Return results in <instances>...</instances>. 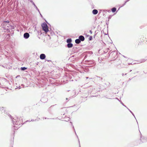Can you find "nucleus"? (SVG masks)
Wrapping results in <instances>:
<instances>
[{
	"mask_svg": "<svg viewBox=\"0 0 147 147\" xmlns=\"http://www.w3.org/2000/svg\"><path fill=\"white\" fill-rule=\"evenodd\" d=\"M4 26H7V28H6V27H5L4 28H5V29H7V30H8L9 29V28H8V27H9V26H10L9 25V24H4Z\"/></svg>",
	"mask_w": 147,
	"mask_h": 147,
	"instance_id": "obj_7",
	"label": "nucleus"
},
{
	"mask_svg": "<svg viewBox=\"0 0 147 147\" xmlns=\"http://www.w3.org/2000/svg\"><path fill=\"white\" fill-rule=\"evenodd\" d=\"M24 36L25 38H28L29 36V34L28 33L26 32L24 34Z\"/></svg>",
	"mask_w": 147,
	"mask_h": 147,
	"instance_id": "obj_4",
	"label": "nucleus"
},
{
	"mask_svg": "<svg viewBox=\"0 0 147 147\" xmlns=\"http://www.w3.org/2000/svg\"><path fill=\"white\" fill-rule=\"evenodd\" d=\"M17 120H18V118H17Z\"/></svg>",
	"mask_w": 147,
	"mask_h": 147,
	"instance_id": "obj_16",
	"label": "nucleus"
},
{
	"mask_svg": "<svg viewBox=\"0 0 147 147\" xmlns=\"http://www.w3.org/2000/svg\"><path fill=\"white\" fill-rule=\"evenodd\" d=\"M20 123H21V122H20V123H17V124H17V125H20Z\"/></svg>",
	"mask_w": 147,
	"mask_h": 147,
	"instance_id": "obj_13",
	"label": "nucleus"
},
{
	"mask_svg": "<svg viewBox=\"0 0 147 147\" xmlns=\"http://www.w3.org/2000/svg\"><path fill=\"white\" fill-rule=\"evenodd\" d=\"M43 30L46 32H47L49 31V29L48 28V26L46 24L44 23L42 25Z\"/></svg>",
	"mask_w": 147,
	"mask_h": 147,
	"instance_id": "obj_2",
	"label": "nucleus"
},
{
	"mask_svg": "<svg viewBox=\"0 0 147 147\" xmlns=\"http://www.w3.org/2000/svg\"><path fill=\"white\" fill-rule=\"evenodd\" d=\"M5 22H7L8 23H9V21H8V22L7 21H6Z\"/></svg>",
	"mask_w": 147,
	"mask_h": 147,
	"instance_id": "obj_15",
	"label": "nucleus"
},
{
	"mask_svg": "<svg viewBox=\"0 0 147 147\" xmlns=\"http://www.w3.org/2000/svg\"><path fill=\"white\" fill-rule=\"evenodd\" d=\"M45 57L46 56L44 54H41L40 55V58L41 59H45Z\"/></svg>",
	"mask_w": 147,
	"mask_h": 147,
	"instance_id": "obj_3",
	"label": "nucleus"
},
{
	"mask_svg": "<svg viewBox=\"0 0 147 147\" xmlns=\"http://www.w3.org/2000/svg\"><path fill=\"white\" fill-rule=\"evenodd\" d=\"M73 46V44L71 43H68L67 45V46L68 48L72 47Z\"/></svg>",
	"mask_w": 147,
	"mask_h": 147,
	"instance_id": "obj_8",
	"label": "nucleus"
},
{
	"mask_svg": "<svg viewBox=\"0 0 147 147\" xmlns=\"http://www.w3.org/2000/svg\"><path fill=\"white\" fill-rule=\"evenodd\" d=\"M79 38L80 40H81L82 41H84L85 39V38L84 36L82 35L79 36Z\"/></svg>",
	"mask_w": 147,
	"mask_h": 147,
	"instance_id": "obj_5",
	"label": "nucleus"
},
{
	"mask_svg": "<svg viewBox=\"0 0 147 147\" xmlns=\"http://www.w3.org/2000/svg\"><path fill=\"white\" fill-rule=\"evenodd\" d=\"M71 42V39H68L67 40V42L68 43H70Z\"/></svg>",
	"mask_w": 147,
	"mask_h": 147,
	"instance_id": "obj_11",
	"label": "nucleus"
},
{
	"mask_svg": "<svg viewBox=\"0 0 147 147\" xmlns=\"http://www.w3.org/2000/svg\"><path fill=\"white\" fill-rule=\"evenodd\" d=\"M21 69L22 70H24L25 69H26L27 68L25 67H22L21 68Z\"/></svg>",
	"mask_w": 147,
	"mask_h": 147,
	"instance_id": "obj_12",
	"label": "nucleus"
},
{
	"mask_svg": "<svg viewBox=\"0 0 147 147\" xmlns=\"http://www.w3.org/2000/svg\"><path fill=\"white\" fill-rule=\"evenodd\" d=\"M146 38L144 37H141L137 42L136 45H141L144 44V42L146 40Z\"/></svg>",
	"mask_w": 147,
	"mask_h": 147,
	"instance_id": "obj_1",
	"label": "nucleus"
},
{
	"mask_svg": "<svg viewBox=\"0 0 147 147\" xmlns=\"http://www.w3.org/2000/svg\"><path fill=\"white\" fill-rule=\"evenodd\" d=\"M98 13V11L96 9H94L92 11V13L94 14H96Z\"/></svg>",
	"mask_w": 147,
	"mask_h": 147,
	"instance_id": "obj_6",
	"label": "nucleus"
},
{
	"mask_svg": "<svg viewBox=\"0 0 147 147\" xmlns=\"http://www.w3.org/2000/svg\"><path fill=\"white\" fill-rule=\"evenodd\" d=\"M116 10V8L115 7H113L111 9V11L113 12H115Z\"/></svg>",
	"mask_w": 147,
	"mask_h": 147,
	"instance_id": "obj_10",
	"label": "nucleus"
},
{
	"mask_svg": "<svg viewBox=\"0 0 147 147\" xmlns=\"http://www.w3.org/2000/svg\"><path fill=\"white\" fill-rule=\"evenodd\" d=\"M81 42V41L79 39H76L75 40V42L77 44H79Z\"/></svg>",
	"mask_w": 147,
	"mask_h": 147,
	"instance_id": "obj_9",
	"label": "nucleus"
},
{
	"mask_svg": "<svg viewBox=\"0 0 147 147\" xmlns=\"http://www.w3.org/2000/svg\"><path fill=\"white\" fill-rule=\"evenodd\" d=\"M19 119H21V121H22V118H20Z\"/></svg>",
	"mask_w": 147,
	"mask_h": 147,
	"instance_id": "obj_14",
	"label": "nucleus"
}]
</instances>
